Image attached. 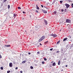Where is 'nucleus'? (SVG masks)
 I'll return each instance as SVG.
<instances>
[{
	"mask_svg": "<svg viewBox=\"0 0 73 73\" xmlns=\"http://www.w3.org/2000/svg\"><path fill=\"white\" fill-rule=\"evenodd\" d=\"M25 56H28V55L27 54H25Z\"/></svg>",
	"mask_w": 73,
	"mask_h": 73,
	"instance_id": "40",
	"label": "nucleus"
},
{
	"mask_svg": "<svg viewBox=\"0 0 73 73\" xmlns=\"http://www.w3.org/2000/svg\"><path fill=\"white\" fill-rule=\"evenodd\" d=\"M42 64H45V62L43 61L42 62Z\"/></svg>",
	"mask_w": 73,
	"mask_h": 73,
	"instance_id": "25",
	"label": "nucleus"
},
{
	"mask_svg": "<svg viewBox=\"0 0 73 73\" xmlns=\"http://www.w3.org/2000/svg\"><path fill=\"white\" fill-rule=\"evenodd\" d=\"M20 55H21V54H20Z\"/></svg>",
	"mask_w": 73,
	"mask_h": 73,
	"instance_id": "44",
	"label": "nucleus"
},
{
	"mask_svg": "<svg viewBox=\"0 0 73 73\" xmlns=\"http://www.w3.org/2000/svg\"><path fill=\"white\" fill-rule=\"evenodd\" d=\"M45 38V36H42L38 40V42H40L41 41L43 40H44Z\"/></svg>",
	"mask_w": 73,
	"mask_h": 73,
	"instance_id": "1",
	"label": "nucleus"
},
{
	"mask_svg": "<svg viewBox=\"0 0 73 73\" xmlns=\"http://www.w3.org/2000/svg\"><path fill=\"white\" fill-rule=\"evenodd\" d=\"M60 3H61V4H62L63 2L62 1H60Z\"/></svg>",
	"mask_w": 73,
	"mask_h": 73,
	"instance_id": "18",
	"label": "nucleus"
},
{
	"mask_svg": "<svg viewBox=\"0 0 73 73\" xmlns=\"http://www.w3.org/2000/svg\"><path fill=\"white\" fill-rule=\"evenodd\" d=\"M50 36H53L54 37H57V35H53V34H51L50 35Z\"/></svg>",
	"mask_w": 73,
	"mask_h": 73,
	"instance_id": "3",
	"label": "nucleus"
},
{
	"mask_svg": "<svg viewBox=\"0 0 73 73\" xmlns=\"http://www.w3.org/2000/svg\"><path fill=\"white\" fill-rule=\"evenodd\" d=\"M35 12H36L37 13H38V10H35Z\"/></svg>",
	"mask_w": 73,
	"mask_h": 73,
	"instance_id": "20",
	"label": "nucleus"
},
{
	"mask_svg": "<svg viewBox=\"0 0 73 73\" xmlns=\"http://www.w3.org/2000/svg\"><path fill=\"white\" fill-rule=\"evenodd\" d=\"M9 66H10V67H12V66H13V64H12V63L10 62L9 63Z\"/></svg>",
	"mask_w": 73,
	"mask_h": 73,
	"instance_id": "4",
	"label": "nucleus"
},
{
	"mask_svg": "<svg viewBox=\"0 0 73 73\" xmlns=\"http://www.w3.org/2000/svg\"><path fill=\"white\" fill-rule=\"evenodd\" d=\"M42 12L44 13H47V11H46L43 9H42Z\"/></svg>",
	"mask_w": 73,
	"mask_h": 73,
	"instance_id": "5",
	"label": "nucleus"
},
{
	"mask_svg": "<svg viewBox=\"0 0 73 73\" xmlns=\"http://www.w3.org/2000/svg\"><path fill=\"white\" fill-rule=\"evenodd\" d=\"M60 42V40H59L57 42V44H59Z\"/></svg>",
	"mask_w": 73,
	"mask_h": 73,
	"instance_id": "14",
	"label": "nucleus"
},
{
	"mask_svg": "<svg viewBox=\"0 0 73 73\" xmlns=\"http://www.w3.org/2000/svg\"><path fill=\"white\" fill-rule=\"evenodd\" d=\"M66 21L67 23H70L71 22V21H70V20L67 19H66Z\"/></svg>",
	"mask_w": 73,
	"mask_h": 73,
	"instance_id": "6",
	"label": "nucleus"
},
{
	"mask_svg": "<svg viewBox=\"0 0 73 73\" xmlns=\"http://www.w3.org/2000/svg\"><path fill=\"white\" fill-rule=\"evenodd\" d=\"M25 61H24L22 62V63L23 64H24L25 63Z\"/></svg>",
	"mask_w": 73,
	"mask_h": 73,
	"instance_id": "24",
	"label": "nucleus"
},
{
	"mask_svg": "<svg viewBox=\"0 0 73 73\" xmlns=\"http://www.w3.org/2000/svg\"><path fill=\"white\" fill-rule=\"evenodd\" d=\"M10 70H9V71H7V73H10Z\"/></svg>",
	"mask_w": 73,
	"mask_h": 73,
	"instance_id": "28",
	"label": "nucleus"
},
{
	"mask_svg": "<svg viewBox=\"0 0 73 73\" xmlns=\"http://www.w3.org/2000/svg\"><path fill=\"white\" fill-rule=\"evenodd\" d=\"M30 68L31 69H33V66H31L30 67Z\"/></svg>",
	"mask_w": 73,
	"mask_h": 73,
	"instance_id": "16",
	"label": "nucleus"
},
{
	"mask_svg": "<svg viewBox=\"0 0 73 73\" xmlns=\"http://www.w3.org/2000/svg\"><path fill=\"white\" fill-rule=\"evenodd\" d=\"M65 5L66 6V9H68L69 7H70V5H69L68 4V3H66L65 4Z\"/></svg>",
	"mask_w": 73,
	"mask_h": 73,
	"instance_id": "2",
	"label": "nucleus"
},
{
	"mask_svg": "<svg viewBox=\"0 0 73 73\" xmlns=\"http://www.w3.org/2000/svg\"><path fill=\"white\" fill-rule=\"evenodd\" d=\"M7 1V0H4L3 1V3H5V2H6Z\"/></svg>",
	"mask_w": 73,
	"mask_h": 73,
	"instance_id": "19",
	"label": "nucleus"
},
{
	"mask_svg": "<svg viewBox=\"0 0 73 73\" xmlns=\"http://www.w3.org/2000/svg\"><path fill=\"white\" fill-rule=\"evenodd\" d=\"M8 9H9V8H10V5H8Z\"/></svg>",
	"mask_w": 73,
	"mask_h": 73,
	"instance_id": "17",
	"label": "nucleus"
},
{
	"mask_svg": "<svg viewBox=\"0 0 73 73\" xmlns=\"http://www.w3.org/2000/svg\"><path fill=\"white\" fill-rule=\"evenodd\" d=\"M48 41H47L46 42H45V44H48Z\"/></svg>",
	"mask_w": 73,
	"mask_h": 73,
	"instance_id": "15",
	"label": "nucleus"
},
{
	"mask_svg": "<svg viewBox=\"0 0 73 73\" xmlns=\"http://www.w3.org/2000/svg\"><path fill=\"white\" fill-rule=\"evenodd\" d=\"M11 46L10 45H5V46H6L7 47H9Z\"/></svg>",
	"mask_w": 73,
	"mask_h": 73,
	"instance_id": "8",
	"label": "nucleus"
},
{
	"mask_svg": "<svg viewBox=\"0 0 73 73\" xmlns=\"http://www.w3.org/2000/svg\"><path fill=\"white\" fill-rule=\"evenodd\" d=\"M56 63L55 62H54L52 64L53 66H56Z\"/></svg>",
	"mask_w": 73,
	"mask_h": 73,
	"instance_id": "12",
	"label": "nucleus"
},
{
	"mask_svg": "<svg viewBox=\"0 0 73 73\" xmlns=\"http://www.w3.org/2000/svg\"><path fill=\"white\" fill-rule=\"evenodd\" d=\"M40 45H42V44L41 43H40Z\"/></svg>",
	"mask_w": 73,
	"mask_h": 73,
	"instance_id": "41",
	"label": "nucleus"
},
{
	"mask_svg": "<svg viewBox=\"0 0 73 73\" xmlns=\"http://www.w3.org/2000/svg\"><path fill=\"white\" fill-rule=\"evenodd\" d=\"M50 50L52 51V50H53V48H52L50 49Z\"/></svg>",
	"mask_w": 73,
	"mask_h": 73,
	"instance_id": "33",
	"label": "nucleus"
},
{
	"mask_svg": "<svg viewBox=\"0 0 73 73\" xmlns=\"http://www.w3.org/2000/svg\"><path fill=\"white\" fill-rule=\"evenodd\" d=\"M67 39H68V38H65L64 39L63 41H66V40Z\"/></svg>",
	"mask_w": 73,
	"mask_h": 73,
	"instance_id": "11",
	"label": "nucleus"
},
{
	"mask_svg": "<svg viewBox=\"0 0 73 73\" xmlns=\"http://www.w3.org/2000/svg\"><path fill=\"white\" fill-rule=\"evenodd\" d=\"M63 70H61V71L62 72V71H63Z\"/></svg>",
	"mask_w": 73,
	"mask_h": 73,
	"instance_id": "43",
	"label": "nucleus"
},
{
	"mask_svg": "<svg viewBox=\"0 0 73 73\" xmlns=\"http://www.w3.org/2000/svg\"><path fill=\"white\" fill-rule=\"evenodd\" d=\"M41 6L42 8H43V7H44V6H43V5H41Z\"/></svg>",
	"mask_w": 73,
	"mask_h": 73,
	"instance_id": "30",
	"label": "nucleus"
},
{
	"mask_svg": "<svg viewBox=\"0 0 73 73\" xmlns=\"http://www.w3.org/2000/svg\"><path fill=\"white\" fill-rule=\"evenodd\" d=\"M18 9H21V7H18Z\"/></svg>",
	"mask_w": 73,
	"mask_h": 73,
	"instance_id": "26",
	"label": "nucleus"
},
{
	"mask_svg": "<svg viewBox=\"0 0 73 73\" xmlns=\"http://www.w3.org/2000/svg\"><path fill=\"white\" fill-rule=\"evenodd\" d=\"M61 11H62V12H64V9H62L61 10Z\"/></svg>",
	"mask_w": 73,
	"mask_h": 73,
	"instance_id": "32",
	"label": "nucleus"
},
{
	"mask_svg": "<svg viewBox=\"0 0 73 73\" xmlns=\"http://www.w3.org/2000/svg\"><path fill=\"white\" fill-rule=\"evenodd\" d=\"M23 56H24V55H23Z\"/></svg>",
	"mask_w": 73,
	"mask_h": 73,
	"instance_id": "46",
	"label": "nucleus"
},
{
	"mask_svg": "<svg viewBox=\"0 0 73 73\" xmlns=\"http://www.w3.org/2000/svg\"><path fill=\"white\" fill-rule=\"evenodd\" d=\"M64 12H66V9H65L64 10Z\"/></svg>",
	"mask_w": 73,
	"mask_h": 73,
	"instance_id": "31",
	"label": "nucleus"
},
{
	"mask_svg": "<svg viewBox=\"0 0 73 73\" xmlns=\"http://www.w3.org/2000/svg\"><path fill=\"white\" fill-rule=\"evenodd\" d=\"M17 15V14H14L13 17H14V18H15V17H16V16Z\"/></svg>",
	"mask_w": 73,
	"mask_h": 73,
	"instance_id": "9",
	"label": "nucleus"
},
{
	"mask_svg": "<svg viewBox=\"0 0 73 73\" xmlns=\"http://www.w3.org/2000/svg\"><path fill=\"white\" fill-rule=\"evenodd\" d=\"M23 13H25V12H24V11H23Z\"/></svg>",
	"mask_w": 73,
	"mask_h": 73,
	"instance_id": "36",
	"label": "nucleus"
},
{
	"mask_svg": "<svg viewBox=\"0 0 73 73\" xmlns=\"http://www.w3.org/2000/svg\"><path fill=\"white\" fill-rule=\"evenodd\" d=\"M2 0H1V1H2Z\"/></svg>",
	"mask_w": 73,
	"mask_h": 73,
	"instance_id": "45",
	"label": "nucleus"
},
{
	"mask_svg": "<svg viewBox=\"0 0 73 73\" xmlns=\"http://www.w3.org/2000/svg\"><path fill=\"white\" fill-rule=\"evenodd\" d=\"M20 73H23V71H20Z\"/></svg>",
	"mask_w": 73,
	"mask_h": 73,
	"instance_id": "37",
	"label": "nucleus"
},
{
	"mask_svg": "<svg viewBox=\"0 0 73 73\" xmlns=\"http://www.w3.org/2000/svg\"><path fill=\"white\" fill-rule=\"evenodd\" d=\"M16 69H18V68L17 67H16L15 68Z\"/></svg>",
	"mask_w": 73,
	"mask_h": 73,
	"instance_id": "39",
	"label": "nucleus"
},
{
	"mask_svg": "<svg viewBox=\"0 0 73 73\" xmlns=\"http://www.w3.org/2000/svg\"><path fill=\"white\" fill-rule=\"evenodd\" d=\"M28 54H29V55L31 54V53L30 52H29Z\"/></svg>",
	"mask_w": 73,
	"mask_h": 73,
	"instance_id": "38",
	"label": "nucleus"
},
{
	"mask_svg": "<svg viewBox=\"0 0 73 73\" xmlns=\"http://www.w3.org/2000/svg\"><path fill=\"white\" fill-rule=\"evenodd\" d=\"M71 6L72 7V8H73V3H72L71 4Z\"/></svg>",
	"mask_w": 73,
	"mask_h": 73,
	"instance_id": "27",
	"label": "nucleus"
},
{
	"mask_svg": "<svg viewBox=\"0 0 73 73\" xmlns=\"http://www.w3.org/2000/svg\"><path fill=\"white\" fill-rule=\"evenodd\" d=\"M37 53L38 54H40V52H37Z\"/></svg>",
	"mask_w": 73,
	"mask_h": 73,
	"instance_id": "35",
	"label": "nucleus"
},
{
	"mask_svg": "<svg viewBox=\"0 0 73 73\" xmlns=\"http://www.w3.org/2000/svg\"><path fill=\"white\" fill-rule=\"evenodd\" d=\"M2 58V56H1V55L0 54V58Z\"/></svg>",
	"mask_w": 73,
	"mask_h": 73,
	"instance_id": "29",
	"label": "nucleus"
},
{
	"mask_svg": "<svg viewBox=\"0 0 73 73\" xmlns=\"http://www.w3.org/2000/svg\"><path fill=\"white\" fill-rule=\"evenodd\" d=\"M60 52L59 51H58L56 52V53H59Z\"/></svg>",
	"mask_w": 73,
	"mask_h": 73,
	"instance_id": "34",
	"label": "nucleus"
},
{
	"mask_svg": "<svg viewBox=\"0 0 73 73\" xmlns=\"http://www.w3.org/2000/svg\"><path fill=\"white\" fill-rule=\"evenodd\" d=\"M56 13L57 12L56 11H54L53 13H54V14H56Z\"/></svg>",
	"mask_w": 73,
	"mask_h": 73,
	"instance_id": "23",
	"label": "nucleus"
},
{
	"mask_svg": "<svg viewBox=\"0 0 73 73\" xmlns=\"http://www.w3.org/2000/svg\"><path fill=\"white\" fill-rule=\"evenodd\" d=\"M44 23L45 25H47V24H48V22L46 20H44Z\"/></svg>",
	"mask_w": 73,
	"mask_h": 73,
	"instance_id": "7",
	"label": "nucleus"
},
{
	"mask_svg": "<svg viewBox=\"0 0 73 73\" xmlns=\"http://www.w3.org/2000/svg\"><path fill=\"white\" fill-rule=\"evenodd\" d=\"M36 9H40V8L38 7V6L37 5H36Z\"/></svg>",
	"mask_w": 73,
	"mask_h": 73,
	"instance_id": "10",
	"label": "nucleus"
},
{
	"mask_svg": "<svg viewBox=\"0 0 73 73\" xmlns=\"http://www.w3.org/2000/svg\"><path fill=\"white\" fill-rule=\"evenodd\" d=\"M66 67H68V66L67 65H66Z\"/></svg>",
	"mask_w": 73,
	"mask_h": 73,
	"instance_id": "42",
	"label": "nucleus"
},
{
	"mask_svg": "<svg viewBox=\"0 0 73 73\" xmlns=\"http://www.w3.org/2000/svg\"><path fill=\"white\" fill-rule=\"evenodd\" d=\"M44 61H46V60H47V59L45 58H44Z\"/></svg>",
	"mask_w": 73,
	"mask_h": 73,
	"instance_id": "22",
	"label": "nucleus"
},
{
	"mask_svg": "<svg viewBox=\"0 0 73 73\" xmlns=\"http://www.w3.org/2000/svg\"><path fill=\"white\" fill-rule=\"evenodd\" d=\"M1 70H3V67H1Z\"/></svg>",
	"mask_w": 73,
	"mask_h": 73,
	"instance_id": "21",
	"label": "nucleus"
},
{
	"mask_svg": "<svg viewBox=\"0 0 73 73\" xmlns=\"http://www.w3.org/2000/svg\"><path fill=\"white\" fill-rule=\"evenodd\" d=\"M58 65L60 64V60L58 61Z\"/></svg>",
	"mask_w": 73,
	"mask_h": 73,
	"instance_id": "13",
	"label": "nucleus"
}]
</instances>
